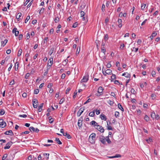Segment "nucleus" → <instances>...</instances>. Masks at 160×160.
Here are the masks:
<instances>
[{"instance_id": "obj_1", "label": "nucleus", "mask_w": 160, "mask_h": 160, "mask_svg": "<svg viewBox=\"0 0 160 160\" xmlns=\"http://www.w3.org/2000/svg\"><path fill=\"white\" fill-rule=\"evenodd\" d=\"M99 140L102 143L104 144H106V138L104 136H100L99 137Z\"/></svg>"}, {"instance_id": "obj_2", "label": "nucleus", "mask_w": 160, "mask_h": 160, "mask_svg": "<svg viewBox=\"0 0 160 160\" xmlns=\"http://www.w3.org/2000/svg\"><path fill=\"white\" fill-rule=\"evenodd\" d=\"M95 128L97 129L98 131H99L100 132L103 133L104 132V129H103V127L100 126L99 125H97L96 127Z\"/></svg>"}, {"instance_id": "obj_3", "label": "nucleus", "mask_w": 160, "mask_h": 160, "mask_svg": "<svg viewBox=\"0 0 160 160\" xmlns=\"http://www.w3.org/2000/svg\"><path fill=\"white\" fill-rule=\"evenodd\" d=\"M84 110V107H83L80 108L77 112V115L78 117H79L82 113Z\"/></svg>"}, {"instance_id": "obj_4", "label": "nucleus", "mask_w": 160, "mask_h": 160, "mask_svg": "<svg viewBox=\"0 0 160 160\" xmlns=\"http://www.w3.org/2000/svg\"><path fill=\"white\" fill-rule=\"evenodd\" d=\"M12 144V142L10 141L8 142L6 144V146L4 147V149H9Z\"/></svg>"}, {"instance_id": "obj_5", "label": "nucleus", "mask_w": 160, "mask_h": 160, "mask_svg": "<svg viewBox=\"0 0 160 160\" xmlns=\"http://www.w3.org/2000/svg\"><path fill=\"white\" fill-rule=\"evenodd\" d=\"M88 75L84 76L83 78L81 80V83L82 82H86L88 81Z\"/></svg>"}, {"instance_id": "obj_6", "label": "nucleus", "mask_w": 160, "mask_h": 160, "mask_svg": "<svg viewBox=\"0 0 160 160\" xmlns=\"http://www.w3.org/2000/svg\"><path fill=\"white\" fill-rule=\"evenodd\" d=\"M82 118H81L78 120V125L79 128H80L82 126Z\"/></svg>"}, {"instance_id": "obj_7", "label": "nucleus", "mask_w": 160, "mask_h": 160, "mask_svg": "<svg viewBox=\"0 0 160 160\" xmlns=\"http://www.w3.org/2000/svg\"><path fill=\"white\" fill-rule=\"evenodd\" d=\"M4 134L6 135H10V136H12L13 135V133L11 130H8L5 132Z\"/></svg>"}, {"instance_id": "obj_8", "label": "nucleus", "mask_w": 160, "mask_h": 160, "mask_svg": "<svg viewBox=\"0 0 160 160\" xmlns=\"http://www.w3.org/2000/svg\"><path fill=\"white\" fill-rule=\"evenodd\" d=\"M103 88L101 87H99L98 89V93H99V94H102V95L103 93Z\"/></svg>"}, {"instance_id": "obj_9", "label": "nucleus", "mask_w": 160, "mask_h": 160, "mask_svg": "<svg viewBox=\"0 0 160 160\" xmlns=\"http://www.w3.org/2000/svg\"><path fill=\"white\" fill-rule=\"evenodd\" d=\"M81 17H82V20L83 21L85 20L84 15L85 14V12L84 11H81L80 12Z\"/></svg>"}, {"instance_id": "obj_10", "label": "nucleus", "mask_w": 160, "mask_h": 160, "mask_svg": "<svg viewBox=\"0 0 160 160\" xmlns=\"http://www.w3.org/2000/svg\"><path fill=\"white\" fill-rule=\"evenodd\" d=\"M86 6V4L84 2H82L81 5L80 7V10H82L84 9Z\"/></svg>"}, {"instance_id": "obj_11", "label": "nucleus", "mask_w": 160, "mask_h": 160, "mask_svg": "<svg viewBox=\"0 0 160 160\" xmlns=\"http://www.w3.org/2000/svg\"><path fill=\"white\" fill-rule=\"evenodd\" d=\"M21 15L22 13L21 12H19L18 13L17 15L16 16V18L17 19L18 21H19L21 20L20 17H21Z\"/></svg>"}, {"instance_id": "obj_12", "label": "nucleus", "mask_w": 160, "mask_h": 160, "mask_svg": "<svg viewBox=\"0 0 160 160\" xmlns=\"http://www.w3.org/2000/svg\"><path fill=\"white\" fill-rule=\"evenodd\" d=\"M8 41V40L5 39L4 41H1V46L3 47L7 43Z\"/></svg>"}, {"instance_id": "obj_13", "label": "nucleus", "mask_w": 160, "mask_h": 160, "mask_svg": "<svg viewBox=\"0 0 160 160\" xmlns=\"http://www.w3.org/2000/svg\"><path fill=\"white\" fill-rule=\"evenodd\" d=\"M100 117L102 120H103L104 121H106L107 119L106 116L103 114H101L100 116Z\"/></svg>"}, {"instance_id": "obj_14", "label": "nucleus", "mask_w": 160, "mask_h": 160, "mask_svg": "<svg viewBox=\"0 0 160 160\" xmlns=\"http://www.w3.org/2000/svg\"><path fill=\"white\" fill-rule=\"evenodd\" d=\"M6 126V123L4 121L0 123V127L1 128H4Z\"/></svg>"}, {"instance_id": "obj_15", "label": "nucleus", "mask_w": 160, "mask_h": 160, "mask_svg": "<svg viewBox=\"0 0 160 160\" xmlns=\"http://www.w3.org/2000/svg\"><path fill=\"white\" fill-rule=\"evenodd\" d=\"M32 104H34L35 105V106L38 105V100L37 99H34L32 100Z\"/></svg>"}, {"instance_id": "obj_16", "label": "nucleus", "mask_w": 160, "mask_h": 160, "mask_svg": "<svg viewBox=\"0 0 160 160\" xmlns=\"http://www.w3.org/2000/svg\"><path fill=\"white\" fill-rule=\"evenodd\" d=\"M63 135L66 136L68 139H70L71 138V136L67 132L63 133Z\"/></svg>"}, {"instance_id": "obj_17", "label": "nucleus", "mask_w": 160, "mask_h": 160, "mask_svg": "<svg viewBox=\"0 0 160 160\" xmlns=\"http://www.w3.org/2000/svg\"><path fill=\"white\" fill-rule=\"evenodd\" d=\"M105 73L108 75H111L112 74V71L110 69H108L107 70L105 71Z\"/></svg>"}, {"instance_id": "obj_18", "label": "nucleus", "mask_w": 160, "mask_h": 160, "mask_svg": "<svg viewBox=\"0 0 160 160\" xmlns=\"http://www.w3.org/2000/svg\"><path fill=\"white\" fill-rule=\"evenodd\" d=\"M122 20L121 19H118V22L119 24L118 27L119 28H121L122 27Z\"/></svg>"}, {"instance_id": "obj_19", "label": "nucleus", "mask_w": 160, "mask_h": 160, "mask_svg": "<svg viewBox=\"0 0 160 160\" xmlns=\"http://www.w3.org/2000/svg\"><path fill=\"white\" fill-rule=\"evenodd\" d=\"M122 76H124L126 77H127V78H130V74H129V73H128V72H124V73L122 74Z\"/></svg>"}, {"instance_id": "obj_20", "label": "nucleus", "mask_w": 160, "mask_h": 160, "mask_svg": "<svg viewBox=\"0 0 160 160\" xmlns=\"http://www.w3.org/2000/svg\"><path fill=\"white\" fill-rule=\"evenodd\" d=\"M97 123L95 121H92L91 122V124L92 125L94 126V127H97V125H98Z\"/></svg>"}, {"instance_id": "obj_21", "label": "nucleus", "mask_w": 160, "mask_h": 160, "mask_svg": "<svg viewBox=\"0 0 160 160\" xmlns=\"http://www.w3.org/2000/svg\"><path fill=\"white\" fill-rule=\"evenodd\" d=\"M118 108L120 109L122 111H124V110L122 108V106L120 103H118Z\"/></svg>"}, {"instance_id": "obj_22", "label": "nucleus", "mask_w": 160, "mask_h": 160, "mask_svg": "<svg viewBox=\"0 0 160 160\" xmlns=\"http://www.w3.org/2000/svg\"><path fill=\"white\" fill-rule=\"evenodd\" d=\"M151 116L152 119H154L156 117V115L154 112H152L151 113Z\"/></svg>"}, {"instance_id": "obj_23", "label": "nucleus", "mask_w": 160, "mask_h": 160, "mask_svg": "<svg viewBox=\"0 0 160 160\" xmlns=\"http://www.w3.org/2000/svg\"><path fill=\"white\" fill-rule=\"evenodd\" d=\"M55 141L59 144H62L59 138H56Z\"/></svg>"}, {"instance_id": "obj_24", "label": "nucleus", "mask_w": 160, "mask_h": 160, "mask_svg": "<svg viewBox=\"0 0 160 160\" xmlns=\"http://www.w3.org/2000/svg\"><path fill=\"white\" fill-rule=\"evenodd\" d=\"M96 134L94 133H92L89 136V138H92V139H93V138H95Z\"/></svg>"}, {"instance_id": "obj_25", "label": "nucleus", "mask_w": 160, "mask_h": 160, "mask_svg": "<svg viewBox=\"0 0 160 160\" xmlns=\"http://www.w3.org/2000/svg\"><path fill=\"white\" fill-rule=\"evenodd\" d=\"M22 49L21 48L19 49L18 51V57L20 56L22 53Z\"/></svg>"}, {"instance_id": "obj_26", "label": "nucleus", "mask_w": 160, "mask_h": 160, "mask_svg": "<svg viewBox=\"0 0 160 160\" xmlns=\"http://www.w3.org/2000/svg\"><path fill=\"white\" fill-rule=\"evenodd\" d=\"M106 141L108 143L110 144L111 143V141L109 138L108 136L106 137Z\"/></svg>"}, {"instance_id": "obj_27", "label": "nucleus", "mask_w": 160, "mask_h": 160, "mask_svg": "<svg viewBox=\"0 0 160 160\" xmlns=\"http://www.w3.org/2000/svg\"><path fill=\"white\" fill-rule=\"evenodd\" d=\"M121 155L119 154H117L115 156L112 157H110V158H117L121 157Z\"/></svg>"}, {"instance_id": "obj_28", "label": "nucleus", "mask_w": 160, "mask_h": 160, "mask_svg": "<svg viewBox=\"0 0 160 160\" xmlns=\"http://www.w3.org/2000/svg\"><path fill=\"white\" fill-rule=\"evenodd\" d=\"M18 64L19 63L18 62H16L15 63V70H17L18 69Z\"/></svg>"}, {"instance_id": "obj_29", "label": "nucleus", "mask_w": 160, "mask_h": 160, "mask_svg": "<svg viewBox=\"0 0 160 160\" xmlns=\"http://www.w3.org/2000/svg\"><path fill=\"white\" fill-rule=\"evenodd\" d=\"M112 76L111 77V81H112V80H113L114 79H116V75L115 74H114L112 73Z\"/></svg>"}, {"instance_id": "obj_30", "label": "nucleus", "mask_w": 160, "mask_h": 160, "mask_svg": "<svg viewBox=\"0 0 160 160\" xmlns=\"http://www.w3.org/2000/svg\"><path fill=\"white\" fill-rule=\"evenodd\" d=\"M144 119L147 122H148L149 120V118L147 115H145V116Z\"/></svg>"}, {"instance_id": "obj_31", "label": "nucleus", "mask_w": 160, "mask_h": 160, "mask_svg": "<svg viewBox=\"0 0 160 160\" xmlns=\"http://www.w3.org/2000/svg\"><path fill=\"white\" fill-rule=\"evenodd\" d=\"M101 51L102 52H103L104 54H105V52H106V49L104 47H101Z\"/></svg>"}, {"instance_id": "obj_32", "label": "nucleus", "mask_w": 160, "mask_h": 160, "mask_svg": "<svg viewBox=\"0 0 160 160\" xmlns=\"http://www.w3.org/2000/svg\"><path fill=\"white\" fill-rule=\"evenodd\" d=\"M48 62H49V65L52 66L53 62V58H50L49 59Z\"/></svg>"}, {"instance_id": "obj_33", "label": "nucleus", "mask_w": 160, "mask_h": 160, "mask_svg": "<svg viewBox=\"0 0 160 160\" xmlns=\"http://www.w3.org/2000/svg\"><path fill=\"white\" fill-rule=\"evenodd\" d=\"M64 101H65V99L64 98H61V100H60V101H59V104H62L64 102Z\"/></svg>"}, {"instance_id": "obj_34", "label": "nucleus", "mask_w": 160, "mask_h": 160, "mask_svg": "<svg viewBox=\"0 0 160 160\" xmlns=\"http://www.w3.org/2000/svg\"><path fill=\"white\" fill-rule=\"evenodd\" d=\"M5 112L3 109H1L0 111V115H2L4 114Z\"/></svg>"}, {"instance_id": "obj_35", "label": "nucleus", "mask_w": 160, "mask_h": 160, "mask_svg": "<svg viewBox=\"0 0 160 160\" xmlns=\"http://www.w3.org/2000/svg\"><path fill=\"white\" fill-rule=\"evenodd\" d=\"M89 115L90 117H93L95 115V113L94 112H91L89 113Z\"/></svg>"}, {"instance_id": "obj_36", "label": "nucleus", "mask_w": 160, "mask_h": 160, "mask_svg": "<svg viewBox=\"0 0 160 160\" xmlns=\"http://www.w3.org/2000/svg\"><path fill=\"white\" fill-rule=\"evenodd\" d=\"M71 90V88L70 87H68L66 91V94H67L69 93V92Z\"/></svg>"}, {"instance_id": "obj_37", "label": "nucleus", "mask_w": 160, "mask_h": 160, "mask_svg": "<svg viewBox=\"0 0 160 160\" xmlns=\"http://www.w3.org/2000/svg\"><path fill=\"white\" fill-rule=\"evenodd\" d=\"M107 125H108L107 129L108 130H112V127H111V126H110L108 125V121H107Z\"/></svg>"}, {"instance_id": "obj_38", "label": "nucleus", "mask_w": 160, "mask_h": 160, "mask_svg": "<svg viewBox=\"0 0 160 160\" xmlns=\"http://www.w3.org/2000/svg\"><path fill=\"white\" fill-rule=\"evenodd\" d=\"M39 92V90L38 89H35L34 91V94H38Z\"/></svg>"}, {"instance_id": "obj_39", "label": "nucleus", "mask_w": 160, "mask_h": 160, "mask_svg": "<svg viewBox=\"0 0 160 160\" xmlns=\"http://www.w3.org/2000/svg\"><path fill=\"white\" fill-rule=\"evenodd\" d=\"M78 23L77 22H75L74 24H73L72 27L73 28H76L78 25Z\"/></svg>"}, {"instance_id": "obj_40", "label": "nucleus", "mask_w": 160, "mask_h": 160, "mask_svg": "<svg viewBox=\"0 0 160 160\" xmlns=\"http://www.w3.org/2000/svg\"><path fill=\"white\" fill-rule=\"evenodd\" d=\"M8 156V154H5L3 156L2 158V160H5Z\"/></svg>"}, {"instance_id": "obj_41", "label": "nucleus", "mask_w": 160, "mask_h": 160, "mask_svg": "<svg viewBox=\"0 0 160 160\" xmlns=\"http://www.w3.org/2000/svg\"><path fill=\"white\" fill-rule=\"evenodd\" d=\"M59 19L58 17H56V18H55V19H54V21H55V23L58 22L59 21Z\"/></svg>"}, {"instance_id": "obj_42", "label": "nucleus", "mask_w": 160, "mask_h": 160, "mask_svg": "<svg viewBox=\"0 0 160 160\" xmlns=\"http://www.w3.org/2000/svg\"><path fill=\"white\" fill-rule=\"evenodd\" d=\"M108 102L110 105H112L114 103L111 100H109L108 101Z\"/></svg>"}, {"instance_id": "obj_43", "label": "nucleus", "mask_w": 160, "mask_h": 160, "mask_svg": "<svg viewBox=\"0 0 160 160\" xmlns=\"http://www.w3.org/2000/svg\"><path fill=\"white\" fill-rule=\"evenodd\" d=\"M44 10H45V8H42L41 9V10H40V11L39 12V14H42Z\"/></svg>"}, {"instance_id": "obj_44", "label": "nucleus", "mask_w": 160, "mask_h": 160, "mask_svg": "<svg viewBox=\"0 0 160 160\" xmlns=\"http://www.w3.org/2000/svg\"><path fill=\"white\" fill-rule=\"evenodd\" d=\"M104 39L105 41H107L108 39V36L107 34H106L104 37Z\"/></svg>"}, {"instance_id": "obj_45", "label": "nucleus", "mask_w": 160, "mask_h": 160, "mask_svg": "<svg viewBox=\"0 0 160 160\" xmlns=\"http://www.w3.org/2000/svg\"><path fill=\"white\" fill-rule=\"evenodd\" d=\"M131 92L132 94H135L136 91L133 88H132L131 90Z\"/></svg>"}, {"instance_id": "obj_46", "label": "nucleus", "mask_w": 160, "mask_h": 160, "mask_svg": "<svg viewBox=\"0 0 160 160\" xmlns=\"http://www.w3.org/2000/svg\"><path fill=\"white\" fill-rule=\"evenodd\" d=\"M146 140L148 143H149L150 142L152 141V139L151 138H149L148 139H146Z\"/></svg>"}, {"instance_id": "obj_47", "label": "nucleus", "mask_w": 160, "mask_h": 160, "mask_svg": "<svg viewBox=\"0 0 160 160\" xmlns=\"http://www.w3.org/2000/svg\"><path fill=\"white\" fill-rule=\"evenodd\" d=\"M30 75V73H27L25 76V78L26 79L28 78Z\"/></svg>"}, {"instance_id": "obj_48", "label": "nucleus", "mask_w": 160, "mask_h": 160, "mask_svg": "<svg viewBox=\"0 0 160 160\" xmlns=\"http://www.w3.org/2000/svg\"><path fill=\"white\" fill-rule=\"evenodd\" d=\"M14 83V79H13L10 82L9 85H13Z\"/></svg>"}, {"instance_id": "obj_49", "label": "nucleus", "mask_w": 160, "mask_h": 160, "mask_svg": "<svg viewBox=\"0 0 160 160\" xmlns=\"http://www.w3.org/2000/svg\"><path fill=\"white\" fill-rule=\"evenodd\" d=\"M29 130L31 131H33L34 132L35 131V128L33 127H31L29 128Z\"/></svg>"}, {"instance_id": "obj_50", "label": "nucleus", "mask_w": 160, "mask_h": 160, "mask_svg": "<svg viewBox=\"0 0 160 160\" xmlns=\"http://www.w3.org/2000/svg\"><path fill=\"white\" fill-rule=\"evenodd\" d=\"M146 6V4H142L141 8L142 10H144L145 8V7Z\"/></svg>"}, {"instance_id": "obj_51", "label": "nucleus", "mask_w": 160, "mask_h": 160, "mask_svg": "<svg viewBox=\"0 0 160 160\" xmlns=\"http://www.w3.org/2000/svg\"><path fill=\"white\" fill-rule=\"evenodd\" d=\"M43 155L44 156H46L47 159H48L49 154L48 153H43Z\"/></svg>"}, {"instance_id": "obj_52", "label": "nucleus", "mask_w": 160, "mask_h": 160, "mask_svg": "<svg viewBox=\"0 0 160 160\" xmlns=\"http://www.w3.org/2000/svg\"><path fill=\"white\" fill-rule=\"evenodd\" d=\"M119 113L118 112L116 111L115 112V117H118L119 116Z\"/></svg>"}, {"instance_id": "obj_53", "label": "nucleus", "mask_w": 160, "mask_h": 160, "mask_svg": "<svg viewBox=\"0 0 160 160\" xmlns=\"http://www.w3.org/2000/svg\"><path fill=\"white\" fill-rule=\"evenodd\" d=\"M30 17L29 16H28L27 17L26 19H25V23L28 21L30 19Z\"/></svg>"}, {"instance_id": "obj_54", "label": "nucleus", "mask_w": 160, "mask_h": 160, "mask_svg": "<svg viewBox=\"0 0 160 160\" xmlns=\"http://www.w3.org/2000/svg\"><path fill=\"white\" fill-rule=\"evenodd\" d=\"M23 38V35L22 34H20L19 35L18 39L19 40H21Z\"/></svg>"}, {"instance_id": "obj_55", "label": "nucleus", "mask_w": 160, "mask_h": 160, "mask_svg": "<svg viewBox=\"0 0 160 160\" xmlns=\"http://www.w3.org/2000/svg\"><path fill=\"white\" fill-rule=\"evenodd\" d=\"M138 48H133L132 51H134L135 52H137L138 51Z\"/></svg>"}, {"instance_id": "obj_56", "label": "nucleus", "mask_w": 160, "mask_h": 160, "mask_svg": "<svg viewBox=\"0 0 160 160\" xmlns=\"http://www.w3.org/2000/svg\"><path fill=\"white\" fill-rule=\"evenodd\" d=\"M51 66V65H49V64L48 63V65H47V70H46L48 71V70L50 69V68Z\"/></svg>"}, {"instance_id": "obj_57", "label": "nucleus", "mask_w": 160, "mask_h": 160, "mask_svg": "<svg viewBox=\"0 0 160 160\" xmlns=\"http://www.w3.org/2000/svg\"><path fill=\"white\" fill-rule=\"evenodd\" d=\"M111 67V64L110 62H108L107 65V67L108 68H110Z\"/></svg>"}, {"instance_id": "obj_58", "label": "nucleus", "mask_w": 160, "mask_h": 160, "mask_svg": "<svg viewBox=\"0 0 160 160\" xmlns=\"http://www.w3.org/2000/svg\"><path fill=\"white\" fill-rule=\"evenodd\" d=\"M105 8V6L104 4H103L102 5V10L103 12L105 10L104 8Z\"/></svg>"}, {"instance_id": "obj_59", "label": "nucleus", "mask_w": 160, "mask_h": 160, "mask_svg": "<svg viewBox=\"0 0 160 160\" xmlns=\"http://www.w3.org/2000/svg\"><path fill=\"white\" fill-rule=\"evenodd\" d=\"M157 35V33L156 32H154L152 34V36L153 37L156 36Z\"/></svg>"}, {"instance_id": "obj_60", "label": "nucleus", "mask_w": 160, "mask_h": 160, "mask_svg": "<svg viewBox=\"0 0 160 160\" xmlns=\"http://www.w3.org/2000/svg\"><path fill=\"white\" fill-rule=\"evenodd\" d=\"M125 47V45L123 43L122 44L120 45V48L121 49L123 50V48Z\"/></svg>"}, {"instance_id": "obj_61", "label": "nucleus", "mask_w": 160, "mask_h": 160, "mask_svg": "<svg viewBox=\"0 0 160 160\" xmlns=\"http://www.w3.org/2000/svg\"><path fill=\"white\" fill-rule=\"evenodd\" d=\"M19 116L20 117H23V118H26L27 117V116L26 114H23V115H20Z\"/></svg>"}, {"instance_id": "obj_62", "label": "nucleus", "mask_w": 160, "mask_h": 160, "mask_svg": "<svg viewBox=\"0 0 160 160\" xmlns=\"http://www.w3.org/2000/svg\"><path fill=\"white\" fill-rule=\"evenodd\" d=\"M151 97L152 98V99H154L155 98V95L152 94L151 95Z\"/></svg>"}, {"instance_id": "obj_63", "label": "nucleus", "mask_w": 160, "mask_h": 160, "mask_svg": "<svg viewBox=\"0 0 160 160\" xmlns=\"http://www.w3.org/2000/svg\"><path fill=\"white\" fill-rule=\"evenodd\" d=\"M158 10H157L153 13V15L155 16H157V15H158Z\"/></svg>"}, {"instance_id": "obj_64", "label": "nucleus", "mask_w": 160, "mask_h": 160, "mask_svg": "<svg viewBox=\"0 0 160 160\" xmlns=\"http://www.w3.org/2000/svg\"><path fill=\"white\" fill-rule=\"evenodd\" d=\"M32 155H30L28 157V160H32Z\"/></svg>"}]
</instances>
